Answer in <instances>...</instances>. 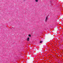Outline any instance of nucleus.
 Returning a JSON list of instances; mask_svg holds the SVG:
<instances>
[{"instance_id":"f257e3e1","label":"nucleus","mask_w":63,"mask_h":63,"mask_svg":"<svg viewBox=\"0 0 63 63\" xmlns=\"http://www.w3.org/2000/svg\"><path fill=\"white\" fill-rule=\"evenodd\" d=\"M48 18V16H47V17H46V18L45 21L46 22H47V20Z\"/></svg>"},{"instance_id":"f03ea898","label":"nucleus","mask_w":63,"mask_h":63,"mask_svg":"<svg viewBox=\"0 0 63 63\" xmlns=\"http://www.w3.org/2000/svg\"><path fill=\"white\" fill-rule=\"evenodd\" d=\"M27 40L28 41H29V38L28 37V38L27 39Z\"/></svg>"},{"instance_id":"7ed1b4c3","label":"nucleus","mask_w":63,"mask_h":63,"mask_svg":"<svg viewBox=\"0 0 63 63\" xmlns=\"http://www.w3.org/2000/svg\"><path fill=\"white\" fill-rule=\"evenodd\" d=\"M42 42H43V41H40V42H39V43H42Z\"/></svg>"},{"instance_id":"20e7f679","label":"nucleus","mask_w":63,"mask_h":63,"mask_svg":"<svg viewBox=\"0 0 63 63\" xmlns=\"http://www.w3.org/2000/svg\"><path fill=\"white\" fill-rule=\"evenodd\" d=\"M36 2H38V0H35Z\"/></svg>"},{"instance_id":"39448f33","label":"nucleus","mask_w":63,"mask_h":63,"mask_svg":"<svg viewBox=\"0 0 63 63\" xmlns=\"http://www.w3.org/2000/svg\"><path fill=\"white\" fill-rule=\"evenodd\" d=\"M29 37H31V34H29Z\"/></svg>"}]
</instances>
